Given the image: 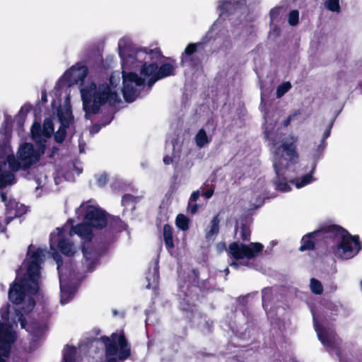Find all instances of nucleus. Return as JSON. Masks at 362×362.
<instances>
[{
	"mask_svg": "<svg viewBox=\"0 0 362 362\" xmlns=\"http://www.w3.org/2000/svg\"><path fill=\"white\" fill-rule=\"evenodd\" d=\"M118 49L122 62V93L127 102L136 100L146 80L151 86L156 81L173 73L175 66L170 63L158 69L156 61L161 56L158 49L134 47L124 38L119 41Z\"/></svg>",
	"mask_w": 362,
	"mask_h": 362,
	"instance_id": "f257e3e1",
	"label": "nucleus"
},
{
	"mask_svg": "<svg viewBox=\"0 0 362 362\" xmlns=\"http://www.w3.org/2000/svg\"><path fill=\"white\" fill-rule=\"evenodd\" d=\"M76 214L78 217L83 218L84 223L77 225L73 228L71 220L62 228H57L50 235V250L53 251V258L57 264V269L59 274L61 288V303H67L73 296V291L68 286L67 272H69L70 278L72 274L68 268L62 267L60 255L55 253L59 249L64 255L71 256L75 254L77 247L71 240L74 234H77L82 239L89 241L92 238L93 228H103L107 224V216L105 213L93 201H88L81 204L76 209Z\"/></svg>",
	"mask_w": 362,
	"mask_h": 362,
	"instance_id": "f03ea898",
	"label": "nucleus"
},
{
	"mask_svg": "<svg viewBox=\"0 0 362 362\" xmlns=\"http://www.w3.org/2000/svg\"><path fill=\"white\" fill-rule=\"evenodd\" d=\"M45 257V251L41 248L36 250L30 247L28 255L13 284L10 288L8 298L15 304H26L22 309L25 313L30 312L34 307L33 296L39 290L40 279V264Z\"/></svg>",
	"mask_w": 362,
	"mask_h": 362,
	"instance_id": "7ed1b4c3",
	"label": "nucleus"
},
{
	"mask_svg": "<svg viewBox=\"0 0 362 362\" xmlns=\"http://www.w3.org/2000/svg\"><path fill=\"white\" fill-rule=\"evenodd\" d=\"M265 137L272 144L274 151V168L277 179L276 180V188L281 192H288L291 189L286 180L291 178L292 173L296 172L298 164V154L296 152L294 141L288 144L282 142L279 144L280 136L274 132V126L269 124L265 126Z\"/></svg>",
	"mask_w": 362,
	"mask_h": 362,
	"instance_id": "20e7f679",
	"label": "nucleus"
},
{
	"mask_svg": "<svg viewBox=\"0 0 362 362\" xmlns=\"http://www.w3.org/2000/svg\"><path fill=\"white\" fill-rule=\"evenodd\" d=\"M54 131L53 122L46 119L44 122L43 130H41L38 123L35 122L31 127L32 139L36 142L37 148L29 143L21 144L17 151V158L7 155L9 168L13 171L21 168L26 169L37 163L42 154L44 153L47 139L51 136Z\"/></svg>",
	"mask_w": 362,
	"mask_h": 362,
	"instance_id": "39448f33",
	"label": "nucleus"
},
{
	"mask_svg": "<svg viewBox=\"0 0 362 362\" xmlns=\"http://www.w3.org/2000/svg\"><path fill=\"white\" fill-rule=\"evenodd\" d=\"M119 82V75L114 74L110 78L112 88L92 77L82 83L80 93L83 100V108L86 115L90 112L95 113L100 106L104 103H108L110 105H114L118 102L119 95L113 88L117 86Z\"/></svg>",
	"mask_w": 362,
	"mask_h": 362,
	"instance_id": "423d86ee",
	"label": "nucleus"
},
{
	"mask_svg": "<svg viewBox=\"0 0 362 362\" xmlns=\"http://www.w3.org/2000/svg\"><path fill=\"white\" fill-rule=\"evenodd\" d=\"M0 313L3 320L0 322V362H6L12 345L17 338L12 325V324H16V318L21 322L22 328L26 329L28 332L30 330L26 327L22 313L16 312V316L13 317V314H11L8 306L3 307Z\"/></svg>",
	"mask_w": 362,
	"mask_h": 362,
	"instance_id": "0eeeda50",
	"label": "nucleus"
},
{
	"mask_svg": "<svg viewBox=\"0 0 362 362\" xmlns=\"http://www.w3.org/2000/svg\"><path fill=\"white\" fill-rule=\"evenodd\" d=\"M102 341L106 347V361L117 362L124 360L130 355V348L122 332L113 333L111 338L102 337Z\"/></svg>",
	"mask_w": 362,
	"mask_h": 362,
	"instance_id": "6e6552de",
	"label": "nucleus"
},
{
	"mask_svg": "<svg viewBox=\"0 0 362 362\" xmlns=\"http://www.w3.org/2000/svg\"><path fill=\"white\" fill-rule=\"evenodd\" d=\"M64 93V103L60 105L57 112V121L61 124L60 127L54 135L56 141L61 143L65 137V129L69 127L73 122V116L70 105V93L69 88L61 90L59 87H57L54 90V95H62Z\"/></svg>",
	"mask_w": 362,
	"mask_h": 362,
	"instance_id": "1a4fd4ad",
	"label": "nucleus"
},
{
	"mask_svg": "<svg viewBox=\"0 0 362 362\" xmlns=\"http://www.w3.org/2000/svg\"><path fill=\"white\" fill-rule=\"evenodd\" d=\"M337 237L338 244L334 250L336 256L344 259H351L361 250L358 237L351 236L342 229L339 230Z\"/></svg>",
	"mask_w": 362,
	"mask_h": 362,
	"instance_id": "9d476101",
	"label": "nucleus"
},
{
	"mask_svg": "<svg viewBox=\"0 0 362 362\" xmlns=\"http://www.w3.org/2000/svg\"><path fill=\"white\" fill-rule=\"evenodd\" d=\"M263 247V245L259 243H252L250 245L233 243L228 247V252L236 259H251L257 256Z\"/></svg>",
	"mask_w": 362,
	"mask_h": 362,
	"instance_id": "9b49d317",
	"label": "nucleus"
},
{
	"mask_svg": "<svg viewBox=\"0 0 362 362\" xmlns=\"http://www.w3.org/2000/svg\"><path fill=\"white\" fill-rule=\"evenodd\" d=\"M87 74V67L82 64H76V65L72 66L64 74L63 79L68 82L70 86L80 83L81 86V83L87 78H91L88 76Z\"/></svg>",
	"mask_w": 362,
	"mask_h": 362,
	"instance_id": "f8f14e48",
	"label": "nucleus"
},
{
	"mask_svg": "<svg viewBox=\"0 0 362 362\" xmlns=\"http://www.w3.org/2000/svg\"><path fill=\"white\" fill-rule=\"evenodd\" d=\"M11 151V147L8 144H5L3 149L0 148V188L12 185L14 182L13 174L6 171L7 165L5 157H7Z\"/></svg>",
	"mask_w": 362,
	"mask_h": 362,
	"instance_id": "ddd939ff",
	"label": "nucleus"
},
{
	"mask_svg": "<svg viewBox=\"0 0 362 362\" xmlns=\"http://www.w3.org/2000/svg\"><path fill=\"white\" fill-rule=\"evenodd\" d=\"M6 224L14 217L20 216L26 211L25 206L16 200H10L6 204Z\"/></svg>",
	"mask_w": 362,
	"mask_h": 362,
	"instance_id": "4468645a",
	"label": "nucleus"
},
{
	"mask_svg": "<svg viewBox=\"0 0 362 362\" xmlns=\"http://www.w3.org/2000/svg\"><path fill=\"white\" fill-rule=\"evenodd\" d=\"M315 328L322 344L327 346H331L334 344L336 334L332 330L322 329L316 323H315Z\"/></svg>",
	"mask_w": 362,
	"mask_h": 362,
	"instance_id": "2eb2a0df",
	"label": "nucleus"
},
{
	"mask_svg": "<svg viewBox=\"0 0 362 362\" xmlns=\"http://www.w3.org/2000/svg\"><path fill=\"white\" fill-rule=\"evenodd\" d=\"M83 253L85 257V262L83 263L84 268L82 272L90 271L95 263V254L92 251H88L85 247H83Z\"/></svg>",
	"mask_w": 362,
	"mask_h": 362,
	"instance_id": "dca6fc26",
	"label": "nucleus"
},
{
	"mask_svg": "<svg viewBox=\"0 0 362 362\" xmlns=\"http://www.w3.org/2000/svg\"><path fill=\"white\" fill-rule=\"evenodd\" d=\"M314 181V178L311 174L305 175L301 177L291 179V183L293 184L296 188H302Z\"/></svg>",
	"mask_w": 362,
	"mask_h": 362,
	"instance_id": "f3484780",
	"label": "nucleus"
},
{
	"mask_svg": "<svg viewBox=\"0 0 362 362\" xmlns=\"http://www.w3.org/2000/svg\"><path fill=\"white\" fill-rule=\"evenodd\" d=\"M163 238L166 246L172 249L174 247L173 241V230L172 228L168 225H165L163 227Z\"/></svg>",
	"mask_w": 362,
	"mask_h": 362,
	"instance_id": "a211bd4d",
	"label": "nucleus"
},
{
	"mask_svg": "<svg viewBox=\"0 0 362 362\" xmlns=\"http://www.w3.org/2000/svg\"><path fill=\"white\" fill-rule=\"evenodd\" d=\"M195 141L198 147L202 148L210 142V139L204 129H200L195 136Z\"/></svg>",
	"mask_w": 362,
	"mask_h": 362,
	"instance_id": "6ab92c4d",
	"label": "nucleus"
},
{
	"mask_svg": "<svg viewBox=\"0 0 362 362\" xmlns=\"http://www.w3.org/2000/svg\"><path fill=\"white\" fill-rule=\"evenodd\" d=\"M189 218L183 215V214H178L177 216L176 220H175V224L177 228L182 230H186L189 228Z\"/></svg>",
	"mask_w": 362,
	"mask_h": 362,
	"instance_id": "aec40b11",
	"label": "nucleus"
},
{
	"mask_svg": "<svg viewBox=\"0 0 362 362\" xmlns=\"http://www.w3.org/2000/svg\"><path fill=\"white\" fill-rule=\"evenodd\" d=\"M313 234H309L307 235H305L301 240V245L300 247V250L304 251L306 250L312 249L314 246L313 241L312 240Z\"/></svg>",
	"mask_w": 362,
	"mask_h": 362,
	"instance_id": "412c9836",
	"label": "nucleus"
},
{
	"mask_svg": "<svg viewBox=\"0 0 362 362\" xmlns=\"http://www.w3.org/2000/svg\"><path fill=\"white\" fill-rule=\"evenodd\" d=\"M76 350L74 347L66 346L64 349V362H74V356Z\"/></svg>",
	"mask_w": 362,
	"mask_h": 362,
	"instance_id": "4be33fe9",
	"label": "nucleus"
},
{
	"mask_svg": "<svg viewBox=\"0 0 362 362\" xmlns=\"http://www.w3.org/2000/svg\"><path fill=\"white\" fill-rule=\"evenodd\" d=\"M310 289L315 294H321L323 291V287L320 281L315 279H311L310 283Z\"/></svg>",
	"mask_w": 362,
	"mask_h": 362,
	"instance_id": "5701e85b",
	"label": "nucleus"
},
{
	"mask_svg": "<svg viewBox=\"0 0 362 362\" xmlns=\"http://www.w3.org/2000/svg\"><path fill=\"white\" fill-rule=\"evenodd\" d=\"M219 221L218 218L214 217V218L211 221V227L207 233V237H211L213 235H216L218 233L219 227H218Z\"/></svg>",
	"mask_w": 362,
	"mask_h": 362,
	"instance_id": "b1692460",
	"label": "nucleus"
},
{
	"mask_svg": "<svg viewBox=\"0 0 362 362\" xmlns=\"http://www.w3.org/2000/svg\"><path fill=\"white\" fill-rule=\"evenodd\" d=\"M147 280L148 283L146 286V288H154L156 286L158 280V273L156 268L153 269V273L151 274V277L147 276Z\"/></svg>",
	"mask_w": 362,
	"mask_h": 362,
	"instance_id": "393cba45",
	"label": "nucleus"
},
{
	"mask_svg": "<svg viewBox=\"0 0 362 362\" xmlns=\"http://www.w3.org/2000/svg\"><path fill=\"white\" fill-rule=\"evenodd\" d=\"M291 88V85L289 82H285L277 87L276 89V97L278 98H281L286 93H287Z\"/></svg>",
	"mask_w": 362,
	"mask_h": 362,
	"instance_id": "a878e982",
	"label": "nucleus"
},
{
	"mask_svg": "<svg viewBox=\"0 0 362 362\" xmlns=\"http://www.w3.org/2000/svg\"><path fill=\"white\" fill-rule=\"evenodd\" d=\"M325 6L327 9L333 12H339L340 11L339 0H327Z\"/></svg>",
	"mask_w": 362,
	"mask_h": 362,
	"instance_id": "bb28decb",
	"label": "nucleus"
},
{
	"mask_svg": "<svg viewBox=\"0 0 362 362\" xmlns=\"http://www.w3.org/2000/svg\"><path fill=\"white\" fill-rule=\"evenodd\" d=\"M299 13L297 10H293L288 15V23L291 25H296L298 23Z\"/></svg>",
	"mask_w": 362,
	"mask_h": 362,
	"instance_id": "cd10ccee",
	"label": "nucleus"
},
{
	"mask_svg": "<svg viewBox=\"0 0 362 362\" xmlns=\"http://www.w3.org/2000/svg\"><path fill=\"white\" fill-rule=\"evenodd\" d=\"M281 12V8H280V7H276V8L272 9L270 11L271 21H276L279 18V17L280 16Z\"/></svg>",
	"mask_w": 362,
	"mask_h": 362,
	"instance_id": "c85d7f7f",
	"label": "nucleus"
},
{
	"mask_svg": "<svg viewBox=\"0 0 362 362\" xmlns=\"http://www.w3.org/2000/svg\"><path fill=\"white\" fill-rule=\"evenodd\" d=\"M197 51V44H189L185 49V54L191 55Z\"/></svg>",
	"mask_w": 362,
	"mask_h": 362,
	"instance_id": "c756f323",
	"label": "nucleus"
},
{
	"mask_svg": "<svg viewBox=\"0 0 362 362\" xmlns=\"http://www.w3.org/2000/svg\"><path fill=\"white\" fill-rule=\"evenodd\" d=\"M107 177L105 174L99 175L97 177V182L99 186H103L107 183Z\"/></svg>",
	"mask_w": 362,
	"mask_h": 362,
	"instance_id": "7c9ffc66",
	"label": "nucleus"
},
{
	"mask_svg": "<svg viewBox=\"0 0 362 362\" xmlns=\"http://www.w3.org/2000/svg\"><path fill=\"white\" fill-rule=\"evenodd\" d=\"M198 207H199L198 204H192V202H189L188 211L192 214H195L197 211Z\"/></svg>",
	"mask_w": 362,
	"mask_h": 362,
	"instance_id": "2f4dec72",
	"label": "nucleus"
},
{
	"mask_svg": "<svg viewBox=\"0 0 362 362\" xmlns=\"http://www.w3.org/2000/svg\"><path fill=\"white\" fill-rule=\"evenodd\" d=\"M200 193L199 191H195L192 193L189 202H194L199 198Z\"/></svg>",
	"mask_w": 362,
	"mask_h": 362,
	"instance_id": "473e14b6",
	"label": "nucleus"
},
{
	"mask_svg": "<svg viewBox=\"0 0 362 362\" xmlns=\"http://www.w3.org/2000/svg\"><path fill=\"white\" fill-rule=\"evenodd\" d=\"M213 194L214 190L212 189H209L206 191V192L204 193V196L206 197V198L209 199L210 197H211Z\"/></svg>",
	"mask_w": 362,
	"mask_h": 362,
	"instance_id": "72a5a7b5",
	"label": "nucleus"
},
{
	"mask_svg": "<svg viewBox=\"0 0 362 362\" xmlns=\"http://www.w3.org/2000/svg\"><path fill=\"white\" fill-rule=\"evenodd\" d=\"M230 3L227 1H219V5L218 6L221 8H226L227 6Z\"/></svg>",
	"mask_w": 362,
	"mask_h": 362,
	"instance_id": "f704fd0d",
	"label": "nucleus"
},
{
	"mask_svg": "<svg viewBox=\"0 0 362 362\" xmlns=\"http://www.w3.org/2000/svg\"><path fill=\"white\" fill-rule=\"evenodd\" d=\"M249 236H250V233H247L246 231V230L243 229V231H242V238H243V239L245 240H248Z\"/></svg>",
	"mask_w": 362,
	"mask_h": 362,
	"instance_id": "c9c22d12",
	"label": "nucleus"
},
{
	"mask_svg": "<svg viewBox=\"0 0 362 362\" xmlns=\"http://www.w3.org/2000/svg\"><path fill=\"white\" fill-rule=\"evenodd\" d=\"M163 162L165 164L169 165L172 162V159L168 156H165L163 158Z\"/></svg>",
	"mask_w": 362,
	"mask_h": 362,
	"instance_id": "e433bc0d",
	"label": "nucleus"
},
{
	"mask_svg": "<svg viewBox=\"0 0 362 362\" xmlns=\"http://www.w3.org/2000/svg\"><path fill=\"white\" fill-rule=\"evenodd\" d=\"M293 116H289L285 121H284V126H288L292 119Z\"/></svg>",
	"mask_w": 362,
	"mask_h": 362,
	"instance_id": "4c0bfd02",
	"label": "nucleus"
},
{
	"mask_svg": "<svg viewBox=\"0 0 362 362\" xmlns=\"http://www.w3.org/2000/svg\"><path fill=\"white\" fill-rule=\"evenodd\" d=\"M217 248L220 251H221L223 250H225V245L224 244H219V245H217Z\"/></svg>",
	"mask_w": 362,
	"mask_h": 362,
	"instance_id": "58836bf2",
	"label": "nucleus"
},
{
	"mask_svg": "<svg viewBox=\"0 0 362 362\" xmlns=\"http://www.w3.org/2000/svg\"><path fill=\"white\" fill-rule=\"evenodd\" d=\"M99 131V128L97 127H93L91 130H90V132L92 133H95V132H98Z\"/></svg>",
	"mask_w": 362,
	"mask_h": 362,
	"instance_id": "ea45409f",
	"label": "nucleus"
},
{
	"mask_svg": "<svg viewBox=\"0 0 362 362\" xmlns=\"http://www.w3.org/2000/svg\"><path fill=\"white\" fill-rule=\"evenodd\" d=\"M1 200L3 202H6V196L4 194H1Z\"/></svg>",
	"mask_w": 362,
	"mask_h": 362,
	"instance_id": "a19ab883",
	"label": "nucleus"
},
{
	"mask_svg": "<svg viewBox=\"0 0 362 362\" xmlns=\"http://www.w3.org/2000/svg\"><path fill=\"white\" fill-rule=\"evenodd\" d=\"M230 266L236 268L238 267V264L236 262H232L230 264Z\"/></svg>",
	"mask_w": 362,
	"mask_h": 362,
	"instance_id": "79ce46f5",
	"label": "nucleus"
},
{
	"mask_svg": "<svg viewBox=\"0 0 362 362\" xmlns=\"http://www.w3.org/2000/svg\"><path fill=\"white\" fill-rule=\"evenodd\" d=\"M42 100H44L45 101H46V100H47V99H46V95H44V94L42 95Z\"/></svg>",
	"mask_w": 362,
	"mask_h": 362,
	"instance_id": "37998d69",
	"label": "nucleus"
},
{
	"mask_svg": "<svg viewBox=\"0 0 362 362\" xmlns=\"http://www.w3.org/2000/svg\"><path fill=\"white\" fill-rule=\"evenodd\" d=\"M56 104H57V101H56V100H54V101L52 102V105L54 106V105H55Z\"/></svg>",
	"mask_w": 362,
	"mask_h": 362,
	"instance_id": "c03bdc74",
	"label": "nucleus"
},
{
	"mask_svg": "<svg viewBox=\"0 0 362 362\" xmlns=\"http://www.w3.org/2000/svg\"><path fill=\"white\" fill-rule=\"evenodd\" d=\"M328 136H329V132H327V134H325V137H327Z\"/></svg>",
	"mask_w": 362,
	"mask_h": 362,
	"instance_id": "a18cd8bd",
	"label": "nucleus"
},
{
	"mask_svg": "<svg viewBox=\"0 0 362 362\" xmlns=\"http://www.w3.org/2000/svg\"><path fill=\"white\" fill-rule=\"evenodd\" d=\"M266 291H267V290H266V289H265V290H264V291H263V293L264 294Z\"/></svg>",
	"mask_w": 362,
	"mask_h": 362,
	"instance_id": "49530a36",
	"label": "nucleus"
}]
</instances>
